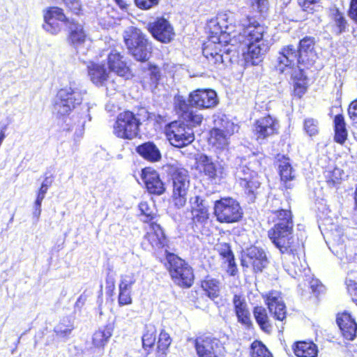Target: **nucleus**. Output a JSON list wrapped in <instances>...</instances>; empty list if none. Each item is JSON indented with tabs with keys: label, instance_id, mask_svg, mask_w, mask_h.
<instances>
[{
	"label": "nucleus",
	"instance_id": "1",
	"mask_svg": "<svg viewBox=\"0 0 357 357\" xmlns=\"http://www.w3.org/2000/svg\"><path fill=\"white\" fill-rule=\"evenodd\" d=\"M276 222L268 231V236L275 246L279 249L287 261H292L291 264H284L287 271L294 278L302 273V265H299V243H295L293 236L294 223L291 212L289 210H280L275 212Z\"/></svg>",
	"mask_w": 357,
	"mask_h": 357
},
{
	"label": "nucleus",
	"instance_id": "2",
	"mask_svg": "<svg viewBox=\"0 0 357 357\" xmlns=\"http://www.w3.org/2000/svg\"><path fill=\"white\" fill-rule=\"evenodd\" d=\"M239 162L236 167L234 175L236 179L240 181V185L244 188L245 192L250 196V199L254 200L257 190L260 186V182L257 178V171L260 168V162L258 159L252 155L246 159H238Z\"/></svg>",
	"mask_w": 357,
	"mask_h": 357
},
{
	"label": "nucleus",
	"instance_id": "3",
	"mask_svg": "<svg viewBox=\"0 0 357 357\" xmlns=\"http://www.w3.org/2000/svg\"><path fill=\"white\" fill-rule=\"evenodd\" d=\"M123 38L129 53L137 61H145L150 58L151 44L140 29L128 27L124 32Z\"/></svg>",
	"mask_w": 357,
	"mask_h": 357
},
{
	"label": "nucleus",
	"instance_id": "4",
	"mask_svg": "<svg viewBox=\"0 0 357 357\" xmlns=\"http://www.w3.org/2000/svg\"><path fill=\"white\" fill-rule=\"evenodd\" d=\"M85 91L75 82H70L68 86L61 89L56 95L54 109L56 112L64 116L68 114L83 100Z\"/></svg>",
	"mask_w": 357,
	"mask_h": 357
},
{
	"label": "nucleus",
	"instance_id": "5",
	"mask_svg": "<svg viewBox=\"0 0 357 357\" xmlns=\"http://www.w3.org/2000/svg\"><path fill=\"white\" fill-rule=\"evenodd\" d=\"M164 251L165 255L164 264L172 280L181 287H190L194 279L192 268L177 255L169 252L166 249Z\"/></svg>",
	"mask_w": 357,
	"mask_h": 357
},
{
	"label": "nucleus",
	"instance_id": "6",
	"mask_svg": "<svg viewBox=\"0 0 357 357\" xmlns=\"http://www.w3.org/2000/svg\"><path fill=\"white\" fill-rule=\"evenodd\" d=\"M234 14L230 12L220 13L214 19L208 22V28L213 38L220 40L222 38L225 43H235L236 36L234 33Z\"/></svg>",
	"mask_w": 357,
	"mask_h": 357
},
{
	"label": "nucleus",
	"instance_id": "7",
	"mask_svg": "<svg viewBox=\"0 0 357 357\" xmlns=\"http://www.w3.org/2000/svg\"><path fill=\"white\" fill-rule=\"evenodd\" d=\"M140 120L130 111L120 113L113 125V134L118 138L131 140L139 133Z\"/></svg>",
	"mask_w": 357,
	"mask_h": 357
},
{
	"label": "nucleus",
	"instance_id": "8",
	"mask_svg": "<svg viewBox=\"0 0 357 357\" xmlns=\"http://www.w3.org/2000/svg\"><path fill=\"white\" fill-rule=\"evenodd\" d=\"M243 33H240L236 41L240 43H270L267 28L258 23L254 18L247 17L241 20Z\"/></svg>",
	"mask_w": 357,
	"mask_h": 357
},
{
	"label": "nucleus",
	"instance_id": "9",
	"mask_svg": "<svg viewBox=\"0 0 357 357\" xmlns=\"http://www.w3.org/2000/svg\"><path fill=\"white\" fill-rule=\"evenodd\" d=\"M214 214L222 223H233L243 217V210L239 203L231 197H224L215 202Z\"/></svg>",
	"mask_w": 357,
	"mask_h": 357
},
{
	"label": "nucleus",
	"instance_id": "10",
	"mask_svg": "<svg viewBox=\"0 0 357 357\" xmlns=\"http://www.w3.org/2000/svg\"><path fill=\"white\" fill-rule=\"evenodd\" d=\"M165 134L169 143L177 148L186 146L195 140L192 128L180 121L169 123L165 128Z\"/></svg>",
	"mask_w": 357,
	"mask_h": 357
},
{
	"label": "nucleus",
	"instance_id": "11",
	"mask_svg": "<svg viewBox=\"0 0 357 357\" xmlns=\"http://www.w3.org/2000/svg\"><path fill=\"white\" fill-rule=\"evenodd\" d=\"M173 201L178 207H183L187 201V195L190 185L188 171L185 169H176L172 174Z\"/></svg>",
	"mask_w": 357,
	"mask_h": 357
},
{
	"label": "nucleus",
	"instance_id": "12",
	"mask_svg": "<svg viewBox=\"0 0 357 357\" xmlns=\"http://www.w3.org/2000/svg\"><path fill=\"white\" fill-rule=\"evenodd\" d=\"M215 126L221 123L220 128H214L210 132L209 143L217 150H227L229 145V137L233 133L234 124L222 119L214 121Z\"/></svg>",
	"mask_w": 357,
	"mask_h": 357
},
{
	"label": "nucleus",
	"instance_id": "13",
	"mask_svg": "<svg viewBox=\"0 0 357 357\" xmlns=\"http://www.w3.org/2000/svg\"><path fill=\"white\" fill-rule=\"evenodd\" d=\"M167 242L160 226L155 222H151L143 238L142 245L144 250L149 251L162 252L167 245Z\"/></svg>",
	"mask_w": 357,
	"mask_h": 357
},
{
	"label": "nucleus",
	"instance_id": "14",
	"mask_svg": "<svg viewBox=\"0 0 357 357\" xmlns=\"http://www.w3.org/2000/svg\"><path fill=\"white\" fill-rule=\"evenodd\" d=\"M297 49L291 45L282 47L278 52L275 68L280 73H291L296 64H303L299 61Z\"/></svg>",
	"mask_w": 357,
	"mask_h": 357
},
{
	"label": "nucleus",
	"instance_id": "15",
	"mask_svg": "<svg viewBox=\"0 0 357 357\" xmlns=\"http://www.w3.org/2000/svg\"><path fill=\"white\" fill-rule=\"evenodd\" d=\"M67 21H71L64 15L63 10L58 7H50L44 12V30L52 35H57Z\"/></svg>",
	"mask_w": 357,
	"mask_h": 357
},
{
	"label": "nucleus",
	"instance_id": "16",
	"mask_svg": "<svg viewBox=\"0 0 357 357\" xmlns=\"http://www.w3.org/2000/svg\"><path fill=\"white\" fill-rule=\"evenodd\" d=\"M198 357H222L224 347L221 342L211 337H199L195 344Z\"/></svg>",
	"mask_w": 357,
	"mask_h": 357
},
{
	"label": "nucleus",
	"instance_id": "17",
	"mask_svg": "<svg viewBox=\"0 0 357 357\" xmlns=\"http://www.w3.org/2000/svg\"><path fill=\"white\" fill-rule=\"evenodd\" d=\"M188 102L191 107L199 109L214 107L218 102L216 92L211 89H197L188 96Z\"/></svg>",
	"mask_w": 357,
	"mask_h": 357
},
{
	"label": "nucleus",
	"instance_id": "18",
	"mask_svg": "<svg viewBox=\"0 0 357 357\" xmlns=\"http://www.w3.org/2000/svg\"><path fill=\"white\" fill-rule=\"evenodd\" d=\"M107 65L110 72L120 77L129 78L131 72L123 54L115 49L105 50Z\"/></svg>",
	"mask_w": 357,
	"mask_h": 357
},
{
	"label": "nucleus",
	"instance_id": "19",
	"mask_svg": "<svg viewBox=\"0 0 357 357\" xmlns=\"http://www.w3.org/2000/svg\"><path fill=\"white\" fill-rule=\"evenodd\" d=\"M199 163L204 174L215 183L220 182L226 176L224 165L220 162H213L211 157L205 154L199 156Z\"/></svg>",
	"mask_w": 357,
	"mask_h": 357
},
{
	"label": "nucleus",
	"instance_id": "20",
	"mask_svg": "<svg viewBox=\"0 0 357 357\" xmlns=\"http://www.w3.org/2000/svg\"><path fill=\"white\" fill-rule=\"evenodd\" d=\"M280 128L279 122L270 115L261 117L256 121L254 133L257 140L261 143L266 138L277 134Z\"/></svg>",
	"mask_w": 357,
	"mask_h": 357
},
{
	"label": "nucleus",
	"instance_id": "21",
	"mask_svg": "<svg viewBox=\"0 0 357 357\" xmlns=\"http://www.w3.org/2000/svg\"><path fill=\"white\" fill-rule=\"evenodd\" d=\"M242 265L252 266L255 271H262L268 265V261L265 251L259 247L252 246L247 249L241 260Z\"/></svg>",
	"mask_w": 357,
	"mask_h": 357
},
{
	"label": "nucleus",
	"instance_id": "22",
	"mask_svg": "<svg viewBox=\"0 0 357 357\" xmlns=\"http://www.w3.org/2000/svg\"><path fill=\"white\" fill-rule=\"evenodd\" d=\"M248 48L244 54V59L247 65H259L270 49V43H244Z\"/></svg>",
	"mask_w": 357,
	"mask_h": 357
},
{
	"label": "nucleus",
	"instance_id": "23",
	"mask_svg": "<svg viewBox=\"0 0 357 357\" xmlns=\"http://www.w3.org/2000/svg\"><path fill=\"white\" fill-rule=\"evenodd\" d=\"M265 302L270 313L275 319L283 321L286 318V306L280 292L276 291L269 292L266 296Z\"/></svg>",
	"mask_w": 357,
	"mask_h": 357
},
{
	"label": "nucleus",
	"instance_id": "24",
	"mask_svg": "<svg viewBox=\"0 0 357 357\" xmlns=\"http://www.w3.org/2000/svg\"><path fill=\"white\" fill-rule=\"evenodd\" d=\"M149 29L153 36L162 43L169 42L174 35L173 28L169 22L164 18L158 19L150 24Z\"/></svg>",
	"mask_w": 357,
	"mask_h": 357
},
{
	"label": "nucleus",
	"instance_id": "25",
	"mask_svg": "<svg viewBox=\"0 0 357 357\" xmlns=\"http://www.w3.org/2000/svg\"><path fill=\"white\" fill-rule=\"evenodd\" d=\"M142 178L150 193L160 195L165 192L164 183L156 171L151 168L144 169L142 172Z\"/></svg>",
	"mask_w": 357,
	"mask_h": 357
},
{
	"label": "nucleus",
	"instance_id": "26",
	"mask_svg": "<svg viewBox=\"0 0 357 357\" xmlns=\"http://www.w3.org/2000/svg\"><path fill=\"white\" fill-rule=\"evenodd\" d=\"M336 321L343 337L347 340H353L356 337L357 324L351 314L347 312L339 314Z\"/></svg>",
	"mask_w": 357,
	"mask_h": 357
},
{
	"label": "nucleus",
	"instance_id": "27",
	"mask_svg": "<svg viewBox=\"0 0 357 357\" xmlns=\"http://www.w3.org/2000/svg\"><path fill=\"white\" fill-rule=\"evenodd\" d=\"M66 28L68 31L69 41L78 49L80 45L84 43L86 39V34L83 25L71 19V21H67Z\"/></svg>",
	"mask_w": 357,
	"mask_h": 357
},
{
	"label": "nucleus",
	"instance_id": "28",
	"mask_svg": "<svg viewBox=\"0 0 357 357\" xmlns=\"http://www.w3.org/2000/svg\"><path fill=\"white\" fill-rule=\"evenodd\" d=\"M54 178L52 175L45 174L44 179L41 183L40 188L36 192V198L33 206V216L38 220L41 214L42 202L45 199L49 188L52 185Z\"/></svg>",
	"mask_w": 357,
	"mask_h": 357
},
{
	"label": "nucleus",
	"instance_id": "29",
	"mask_svg": "<svg viewBox=\"0 0 357 357\" xmlns=\"http://www.w3.org/2000/svg\"><path fill=\"white\" fill-rule=\"evenodd\" d=\"M314 41L311 37H305L299 43L298 56L303 64H310L314 61L315 54H314Z\"/></svg>",
	"mask_w": 357,
	"mask_h": 357
},
{
	"label": "nucleus",
	"instance_id": "30",
	"mask_svg": "<svg viewBox=\"0 0 357 357\" xmlns=\"http://www.w3.org/2000/svg\"><path fill=\"white\" fill-rule=\"evenodd\" d=\"M88 68L89 75L92 82L96 86H105L107 90H108L107 82L109 75L105 66L98 63H93Z\"/></svg>",
	"mask_w": 357,
	"mask_h": 357
},
{
	"label": "nucleus",
	"instance_id": "31",
	"mask_svg": "<svg viewBox=\"0 0 357 357\" xmlns=\"http://www.w3.org/2000/svg\"><path fill=\"white\" fill-rule=\"evenodd\" d=\"M232 303L238 322L245 326L250 325V314L245 299L241 296L235 294Z\"/></svg>",
	"mask_w": 357,
	"mask_h": 357
},
{
	"label": "nucleus",
	"instance_id": "32",
	"mask_svg": "<svg viewBox=\"0 0 357 357\" xmlns=\"http://www.w3.org/2000/svg\"><path fill=\"white\" fill-rule=\"evenodd\" d=\"M136 151L143 158L151 162H157L161 158L158 148L151 142L139 145L136 148Z\"/></svg>",
	"mask_w": 357,
	"mask_h": 357
},
{
	"label": "nucleus",
	"instance_id": "33",
	"mask_svg": "<svg viewBox=\"0 0 357 357\" xmlns=\"http://www.w3.org/2000/svg\"><path fill=\"white\" fill-rule=\"evenodd\" d=\"M294 354L297 357H317L318 349L312 342H298L294 347Z\"/></svg>",
	"mask_w": 357,
	"mask_h": 357
},
{
	"label": "nucleus",
	"instance_id": "34",
	"mask_svg": "<svg viewBox=\"0 0 357 357\" xmlns=\"http://www.w3.org/2000/svg\"><path fill=\"white\" fill-rule=\"evenodd\" d=\"M283 74L291 76L294 82V89L300 96L305 92V77L298 64L296 65L295 68L292 69L291 73H283Z\"/></svg>",
	"mask_w": 357,
	"mask_h": 357
},
{
	"label": "nucleus",
	"instance_id": "35",
	"mask_svg": "<svg viewBox=\"0 0 357 357\" xmlns=\"http://www.w3.org/2000/svg\"><path fill=\"white\" fill-rule=\"evenodd\" d=\"M113 328L107 325L96 331L93 335L92 342L96 348H103L112 335Z\"/></svg>",
	"mask_w": 357,
	"mask_h": 357
},
{
	"label": "nucleus",
	"instance_id": "36",
	"mask_svg": "<svg viewBox=\"0 0 357 357\" xmlns=\"http://www.w3.org/2000/svg\"><path fill=\"white\" fill-rule=\"evenodd\" d=\"M334 129V140L338 144H344L347 139L348 133L346 128L344 119L342 114H337L335 116Z\"/></svg>",
	"mask_w": 357,
	"mask_h": 357
},
{
	"label": "nucleus",
	"instance_id": "37",
	"mask_svg": "<svg viewBox=\"0 0 357 357\" xmlns=\"http://www.w3.org/2000/svg\"><path fill=\"white\" fill-rule=\"evenodd\" d=\"M253 314L260 328L266 333H270L272 330V325L266 310L262 306H257L254 308Z\"/></svg>",
	"mask_w": 357,
	"mask_h": 357
},
{
	"label": "nucleus",
	"instance_id": "38",
	"mask_svg": "<svg viewBox=\"0 0 357 357\" xmlns=\"http://www.w3.org/2000/svg\"><path fill=\"white\" fill-rule=\"evenodd\" d=\"M202 287L210 298L214 299L219 296L220 290V282L219 280L206 277L202 282Z\"/></svg>",
	"mask_w": 357,
	"mask_h": 357
},
{
	"label": "nucleus",
	"instance_id": "39",
	"mask_svg": "<svg viewBox=\"0 0 357 357\" xmlns=\"http://www.w3.org/2000/svg\"><path fill=\"white\" fill-rule=\"evenodd\" d=\"M86 120L79 114H74L69 119V121L66 123V129L68 131H71L75 129V135L77 137L80 138L82 137L84 131V124Z\"/></svg>",
	"mask_w": 357,
	"mask_h": 357
},
{
	"label": "nucleus",
	"instance_id": "40",
	"mask_svg": "<svg viewBox=\"0 0 357 357\" xmlns=\"http://www.w3.org/2000/svg\"><path fill=\"white\" fill-rule=\"evenodd\" d=\"M289 160L288 158H284L278 166L281 181L284 183L287 188H291L288 181L293 180L295 177L294 172Z\"/></svg>",
	"mask_w": 357,
	"mask_h": 357
},
{
	"label": "nucleus",
	"instance_id": "41",
	"mask_svg": "<svg viewBox=\"0 0 357 357\" xmlns=\"http://www.w3.org/2000/svg\"><path fill=\"white\" fill-rule=\"evenodd\" d=\"M213 35L211 34L210 38L207 43L204 45L202 50L204 56L208 59L214 55V52H222V41L213 38Z\"/></svg>",
	"mask_w": 357,
	"mask_h": 357
},
{
	"label": "nucleus",
	"instance_id": "42",
	"mask_svg": "<svg viewBox=\"0 0 357 357\" xmlns=\"http://www.w3.org/2000/svg\"><path fill=\"white\" fill-rule=\"evenodd\" d=\"M172 340L169 335L165 332L161 331L159 335L158 342V355L157 357H165L167 351L171 344Z\"/></svg>",
	"mask_w": 357,
	"mask_h": 357
},
{
	"label": "nucleus",
	"instance_id": "43",
	"mask_svg": "<svg viewBox=\"0 0 357 357\" xmlns=\"http://www.w3.org/2000/svg\"><path fill=\"white\" fill-rule=\"evenodd\" d=\"M181 119L189 124V127H195L199 126L203 121V116L197 111L193 110L192 108L183 113Z\"/></svg>",
	"mask_w": 357,
	"mask_h": 357
},
{
	"label": "nucleus",
	"instance_id": "44",
	"mask_svg": "<svg viewBox=\"0 0 357 357\" xmlns=\"http://www.w3.org/2000/svg\"><path fill=\"white\" fill-rule=\"evenodd\" d=\"M156 330L153 325H147L145 328V333L142 337V344L144 349H151L155 342Z\"/></svg>",
	"mask_w": 357,
	"mask_h": 357
},
{
	"label": "nucleus",
	"instance_id": "45",
	"mask_svg": "<svg viewBox=\"0 0 357 357\" xmlns=\"http://www.w3.org/2000/svg\"><path fill=\"white\" fill-rule=\"evenodd\" d=\"M252 357H273L267 348L259 341H255L250 347Z\"/></svg>",
	"mask_w": 357,
	"mask_h": 357
},
{
	"label": "nucleus",
	"instance_id": "46",
	"mask_svg": "<svg viewBox=\"0 0 357 357\" xmlns=\"http://www.w3.org/2000/svg\"><path fill=\"white\" fill-rule=\"evenodd\" d=\"M303 130L310 137L318 135L319 132V121L313 118L305 119L303 121Z\"/></svg>",
	"mask_w": 357,
	"mask_h": 357
},
{
	"label": "nucleus",
	"instance_id": "47",
	"mask_svg": "<svg viewBox=\"0 0 357 357\" xmlns=\"http://www.w3.org/2000/svg\"><path fill=\"white\" fill-rule=\"evenodd\" d=\"M216 250L222 257L224 262L234 263V256L228 243H218L216 245Z\"/></svg>",
	"mask_w": 357,
	"mask_h": 357
},
{
	"label": "nucleus",
	"instance_id": "48",
	"mask_svg": "<svg viewBox=\"0 0 357 357\" xmlns=\"http://www.w3.org/2000/svg\"><path fill=\"white\" fill-rule=\"evenodd\" d=\"M137 274L132 272H127L121 275L119 287L132 290V285L136 282Z\"/></svg>",
	"mask_w": 357,
	"mask_h": 357
},
{
	"label": "nucleus",
	"instance_id": "49",
	"mask_svg": "<svg viewBox=\"0 0 357 357\" xmlns=\"http://www.w3.org/2000/svg\"><path fill=\"white\" fill-rule=\"evenodd\" d=\"M139 208L140 210V218L144 222H148L151 221L155 217V213L153 209L150 207L146 202H142L139 204Z\"/></svg>",
	"mask_w": 357,
	"mask_h": 357
},
{
	"label": "nucleus",
	"instance_id": "50",
	"mask_svg": "<svg viewBox=\"0 0 357 357\" xmlns=\"http://www.w3.org/2000/svg\"><path fill=\"white\" fill-rule=\"evenodd\" d=\"M190 104H188L185 98L182 96H176L174 98V107L180 116H183V113L188 112L191 109Z\"/></svg>",
	"mask_w": 357,
	"mask_h": 357
},
{
	"label": "nucleus",
	"instance_id": "51",
	"mask_svg": "<svg viewBox=\"0 0 357 357\" xmlns=\"http://www.w3.org/2000/svg\"><path fill=\"white\" fill-rule=\"evenodd\" d=\"M132 290L119 287L118 303L119 306L130 305L132 302L131 297Z\"/></svg>",
	"mask_w": 357,
	"mask_h": 357
},
{
	"label": "nucleus",
	"instance_id": "52",
	"mask_svg": "<svg viewBox=\"0 0 357 357\" xmlns=\"http://www.w3.org/2000/svg\"><path fill=\"white\" fill-rule=\"evenodd\" d=\"M299 6L308 13L317 11L320 8L319 0H298Z\"/></svg>",
	"mask_w": 357,
	"mask_h": 357
},
{
	"label": "nucleus",
	"instance_id": "53",
	"mask_svg": "<svg viewBox=\"0 0 357 357\" xmlns=\"http://www.w3.org/2000/svg\"><path fill=\"white\" fill-rule=\"evenodd\" d=\"M192 214L193 220L197 222L203 223L208 218V210L204 207L192 209Z\"/></svg>",
	"mask_w": 357,
	"mask_h": 357
},
{
	"label": "nucleus",
	"instance_id": "54",
	"mask_svg": "<svg viewBox=\"0 0 357 357\" xmlns=\"http://www.w3.org/2000/svg\"><path fill=\"white\" fill-rule=\"evenodd\" d=\"M223 52H214V55L208 59V62L211 65H214L216 68H220L221 66H223L227 59L230 61L227 54H226V56L224 57Z\"/></svg>",
	"mask_w": 357,
	"mask_h": 357
},
{
	"label": "nucleus",
	"instance_id": "55",
	"mask_svg": "<svg viewBox=\"0 0 357 357\" xmlns=\"http://www.w3.org/2000/svg\"><path fill=\"white\" fill-rule=\"evenodd\" d=\"M73 329L72 324L65 325L63 322H61L54 328V332L60 337H68Z\"/></svg>",
	"mask_w": 357,
	"mask_h": 357
},
{
	"label": "nucleus",
	"instance_id": "56",
	"mask_svg": "<svg viewBox=\"0 0 357 357\" xmlns=\"http://www.w3.org/2000/svg\"><path fill=\"white\" fill-rule=\"evenodd\" d=\"M333 15L335 24L338 29L337 32L340 33L345 30L347 21L338 10H335Z\"/></svg>",
	"mask_w": 357,
	"mask_h": 357
},
{
	"label": "nucleus",
	"instance_id": "57",
	"mask_svg": "<svg viewBox=\"0 0 357 357\" xmlns=\"http://www.w3.org/2000/svg\"><path fill=\"white\" fill-rule=\"evenodd\" d=\"M147 75L150 77V84H157L160 77L159 68L155 66L150 65L147 71Z\"/></svg>",
	"mask_w": 357,
	"mask_h": 357
},
{
	"label": "nucleus",
	"instance_id": "58",
	"mask_svg": "<svg viewBox=\"0 0 357 357\" xmlns=\"http://www.w3.org/2000/svg\"><path fill=\"white\" fill-rule=\"evenodd\" d=\"M253 10H257L261 15L266 13L268 8V0H253L252 1Z\"/></svg>",
	"mask_w": 357,
	"mask_h": 357
},
{
	"label": "nucleus",
	"instance_id": "59",
	"mask_svg": "<svg viewBox=\"0 0 357 357\" xmlns=\"http://www.w3.org/2000/svg\"><path fill=\"white\" fill-rule=\"evenodd\" d=\"M159 0H135L136 6L144 10H148L158 3Z\"/></svg>",
	"mask_w": 357,
	"mask_h": 357
},
{
	"label": "nucleus",
	"instance_id": "60",
	"mask_svg": "<svg viewBox=\"0 0 357 357\" xmlns=\"http://www.w3.org/2000/svg\"><path fill=\"white\" fill-rule=\"evenodd\" d=\"M346 285L348 293L352 296V298H357V282L352 280H346Z\"/></svg>",
	"mask_w": 357,
	"mask_h": 357
},
{
	"label": "nucleus",
	"instance_id": "61",
	"mask_svg": "<svg viewBox=\"0 0 357 357\" xmlns=\"http://www.w3.org/2000/svg\"><path fill=\"white\" fill-rule=\"evenodd\" d=\"M348 114L354 124H357V100L352 102L348 108Z\"/></svg>",
	"mask_w": 357,
	"mask_h": 357
},
{
	"label": "nucleus",
	"instance_id": "62",
	"mask_svg": "<svg viewBox=\"0 0 357 357\" xmlns=\"http://www.w3.org/2000/svg\"><path fill=\"white\" fill-rule=\"evenodd\" d=\"M68 8L74 13L77 14L80 10V3L77 0H64Z\"/></svg>",
	"mask_w": 357,
	"mask_h": 357
},
{
	"label": "nucleus",
	"instance_id": "63",
	"mask_svg": "<svg viewBox=\"0 0 357 357\" xmlns=\"http://www.w3.org/2000/svg\"><path fill=\"white\" fill-rule=\"evenodd\" d=\"M349 15L357 22V0H352L350 5Z\"/></svg>",
	"mask_w": 357,
	"mask_h": 357
},
{
	"label": "nucleus",
	"instance_id": "64",
	"mask_svg": "<svg viewBox=\"0 0 357 357\" xmlns=\"http://www.w3.org/2000/svg\"><path fill=\"white\" fill-rule=\"evenodd\" d=\"M86 300V296L85 295H84V294L80 295L75 304V308H78L79 310H80L82 307V306L84 305Z\"/></svg>",
	"mask_w": 357,
	"mask_h": 357
}]
</instances>
